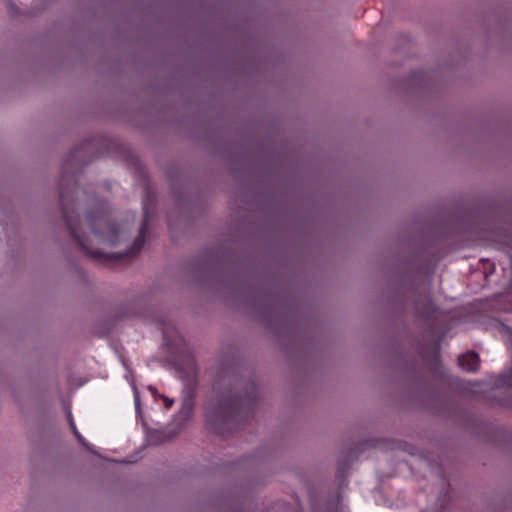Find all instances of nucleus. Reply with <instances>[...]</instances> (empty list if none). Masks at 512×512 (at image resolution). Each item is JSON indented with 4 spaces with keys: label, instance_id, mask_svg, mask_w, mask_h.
<instances>
[{
    "label": "nucleus",
    "instance_id": "4",
    "mask_svg": "<svg viewBox=\"0 0 512 512\" xmlns=\"http://www.w3.org/2000/svg\"><path fill=\"white\" fill-rule=\"evenodd\" d=\"M152 217V212L149 208L148 201L146 200L143 203V219L141 223V227L139 230V234L136 237L133 246L130 250L126 251L123 254H111L109 256L112 260H121L123 258L135 256L144 246L146 242V238L149 232V225Z\"/></svg>",
    "mask_w": 512,
    "mask_h": 512
},
{
    "label": "nucleus",
    "instance_id": "8",
    "mask_svg": "<svg viewBox=\"0 0 512 512\" xmlns=\"http://www.w3.org/2000/svg\"><path fill=\"white\" fill-rule=\"evenodd\" d=\"M69 423H70V428H71V431L72 433L74 434L75 438L78 440V442L85 448L87 449L88 451H91V448H90V445L88 444V442L86 441V439L80 434V432L78 431L74 421H73V418L71 415H69Z\"/></svg>",
    "mask_w": 512,
    "mask_h": 512
},
{
    "label": "nucleus",
    "instance_id": "6",
    "mask_svg": "<svg viewBox=\"0 0 512 512\" xmlns=\"http://www.w3.org/2000/svg\"><path fill=\"white\" fill-rule=\"evenodd\" d=\"M164 342L168 347H176L184 345V339L179 333L170 328H165L163 331Z\"/></svg>",
    "mask_w": 512,
    "mask_h": 512
},
{
    "label": "nucleus",
    "instance_id": "1",
    "mask_svg": "<svg viewBox=\"0 0 512 512\" xmlns=\"http://www.w3.org/2000/svg\"><path fill=\"white\" fill-rule=\"evenodd\" d=\"M253 401L252 394L226 396L209 405L206 412L208 428L217 435L224 436L239 424L243 410Z\"/></svg>",
    "mask_w": 512,
    "mask_h": 512
},
{
    "label": "nucleus",
    "instance_id": "5",
    "mask_svg": "<svg viewBox=\"0 0 512 512\" xmlns=\"http://www.w3.org/2000/svg\"><path fill=\"white\" fill-rule=\"evenodd\" d=\"M458 364L463 370L474 372L478 369L480 364L479 355L475 352L463 354L459 356Z\"/></svg>",
    "mask_w": 512,
    "mask_h": 512
},
{
    "label": "nucleus",
    "instance_id": "9",
    "mask_svg": "<svg viewBox=\"0 0 512 512\" xmlns=\"http://www.w3.org/2000/svg\"><path fill=\"white\" fill-rule=\"evenodd\" d=\"M186 352L185 354V365L186 372L188 375H194L196 373V361L194 356L188 351L186 348L183 350Z\"/></svg>",
    "mask_w": 512,
    "mask_h": 512
},
{
    "label": "nucleus",
    "instance_id": "3",
    "mask_svg": "<svg viewBox=\"0 0 512 512\" xmlns=\"http://www.w3.org/2000/svg\"><path fill=\"white\" fill-rule=\"evenodd\" d=\"M68 192L63 186V183L60 184V204L62 207L63 217L65 219L66 225L71 233V236L75 240V242L78 244L80 249L88 256L92 258H98L100 257V253L93 252L89 250V248L86 245L85 239L78 233V230L76 228V225L72 219V216L70 215L68 204Z\"/></svg>",
    "mask_w": 512,
    "mask_h": 512
},
{
    "label": "nucleus",
    "instance_id": "2",
    "mask_svg": "<svg viewBox=\"0 0 512 512\" xmlns=\"http://www.w3.org/2000/svg\"><path fill=\"white\" fill-rule=\"evenodd\" d=\"M88 226L95 236L101 237L102 241L109 245L114 246L120 240L119 227L108 211L90 212L88 214Z\"/></svg>",
    "mask_w": 512,
    "mask_h": 512
},
{
    "label": "nucleus",
    "instance_id": "10",
    "mask_svg": "<svg viewBox=\"0 0 512 512\" xmlns=\"http://www.w3.org/2000/svg\"><path fill=\"white\" fill-rule=\"evenodd\" d=\"M163 400H164V403H165V406L166 408H171L172 405H173V400L169 399L168 397L166 396H162Z\"/></svg>",
    "mask_w": 512,
    "mask_h": 512
},
{
    "label": "nucleus",
    "instance_id": "7",
    "mask_svg": "<svg viewBox=\"0 0 512 512\" xmlns=\"http://www.w3.org/2000/svg\"><path fill=\"white\" fill-rule=\"evenodd\" d=\"M507 331L509 332L508 335V342L510 344V347L512 348V332L509 328H507ZM496 386L497 387H505V386H512V370L511 373L508 375H500L498 379L496 380Z\"/></svg>",
    "mask_w": 512,
    "mask_h": 512
}]
</instances>
